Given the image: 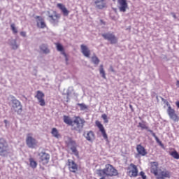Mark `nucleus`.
Masks as SVG:
<instances>
[{
	"mask_svg": "<svg viewBox=\"0 0 179 179\" xmlns=\"http://www.w3.org/2000/svg\"><path fill=\"white\" fill-rule=\"evenodd\" d=\"M20 36H22V37H26V31H21Z\"/></svg>",
	"mask_w": 179,
	"mask_h": 179,
	"instance_id": "ea45409f",
	"label": "nucleus"
},
{
	"mask_svg": "<svg viewBox=\"0 0 179 179\" xmlns=\"http://www.w3.org/2000/svg\"><path fill=\"white\" fill-rule=\"evenodd\" d=\"M176 86H177V87H179V80H178V81L176 82Z\"/></svg>",
	"mask_w": 179,
	"mask_h": 179,
	"instance_id": "c03bdc74",
	"label": "nucleus"
},
{
	"mask_svg": "<svg viewBox=\"0 0 179 179\" xmlns=\"http://www.w3.org/2000/svg\"><path fill=\"white\" fill-rule=\"evenodd\" d=\"M95 124L97 128H99L100 132L102 134V136L103 137V138L106 141V142H108V136H107L106 129H104V127L102 125L101 122H100L99 121H96Z\"/></svg>",
	"mask_w": 179,
	"mask_h": 179,
	"instance_id": "f8f14e48",
	"label": "nucleus"
},
{
	"mask_svg": "<svg viewBox=\"0 0 179 179\" xmlns=\"http://www.w3.org/2000/svg\"><path fill=\"white\" fill-rule=\"evenodd\" d=\"M13 50H17L19 48V45L16 44V41H14V44L12 45Z\"/></svg>",
	"mask_w": 179,
	"mask_h": 179,
	"instance_id": "e433bc0d",
	"label": "nucleus"
},
{
	"mask_svg": "<svg viewBox=\"0 0 179 179\" xmlns=\"http://www.w3.org/2000/svg\"><path fill=\"white\" fill-rule=\"evenodd\" d=\"M157 179H165V178H170L171 177V173L167 169H159L158 172V176H155Z\"/></svg>",
	"mask_w": 179,
	"mask_h": 179,
	"instance_id": "1a4fd4ad",
	"label": "nucleus"
},
{
	"mask_svg": "<svg viewBox=\"0 0 179 179\" xmlns=\"http://www.w3.org/2000/svg\"><path fill=\"white\" fill-rule=\"evenodd\" d=\"M67 166H68L69 171L71 173H78L79 170V166H78V164L75 163V161L72 159H68Z\"/></svg>",
	"mask_w": 179,
	"mask_h": 179,
	"instance_id": "0eeeda50",
	"label": "nucleus"
},
{
	"mask_svg": "<svg viewBox=\"0 0 179 179\" xmlns=\"http://www.w3.org/2000/svg\"><path fill=\"white\" fill-rule=\"evenodd\" d=\"M136 149L137 152L136 157H138V156L145 157L148 155V150H146V148L141 144L137 145Z\"/></svg>",
	"mask_w": 179,
	"mask_h": 179,
	"instance_id": "9b49d317",
	"label": "nucleus"
},
{
	"mask_svg": "<svg viewBox=\"0 0 179 179\" xmlns=\"http://www.w3.org/2000/svg\"><path fill=\"white\" fill-rule=\"evenodd\" d=\"M96 173L99 177H115L118 174V171L110 164H107L103 169H97Z\"/></svg>",
	"mask_w": 179,
	"mask_h": 179,
	"instance_id": "f257e3e1",
	"label": "nucleus"
},
{
	"mask_svg": "<svg viewBox=\"0 0 179 179\" xmlns=\"http://www.w3.org/2000/svg\"><path fill=\"white\" fill-rule=\"evenodd\" d=\"M69 145H71V150L75 155V156H79V152L78 151V149H76V142L75 141L72 140V138H69Z\"/></svg>",
	"mask_w": 179,
	"mask_h": 179,
	"instance_id": "f3484780",
	"label": "nucleus"
},
{
	"mask_svg": "<svg viewBox=\"0 0 179 179\" xmlns=\"http://www.w3.org/2000/svg\"><path fill=\"white\" fill-rule=\"evenodd\" d=\"M4 123L6 124V125L8 124V120H5Z\"/></svg>",
	"mask_w": 179,
	"mask_h": 179,
	"instance_id": "a18cd8bd",
	"label": "nucleus"
},
{
	"mask_svg": "<svg viewBox=\"0 0 179 179\" xmlns=\"http://www.w3.org/2000/svg\"><path fill=\"white\" fill-rule=\"evenodd\" d=\"M10 29H11L13 34H17V29L16 28L15 24H10Z\"/></svg>",
	"mask_w": 179,
	"mask_h": 179,
	"instance_id": "473e14b6",
	"label": "nucleus"
},
{
	"mask_svg": "<svg viewBox=\"0 0 179 179\" xmlns=\"http://www.w3.org/2000/svg\"><path fill=\"white\" fill-rule=\"evenodd\" d=\"M170 155L172 156V157H173V159H176L177 160H178V159H179V154L177 151L171 152Z\"/></svg>",
	"mask_w": 179,
	"mask_h": 179,
	"instance_id": "2f4dec72",
	"label": "nucleus"
},
{
	"mask_svg": "<svg viewBox=\"0 0 179 179\" xmlns=\"http://www.w3.org/2000/svg\"><path fill=\"white\" fill-rule=\"evenodd\" d=\"M127 169H128V170H130L131 169L128 168Z\"/></svg>",
	"mask_w": 179,
	"mask_h": 179,
	"instance_id": "49530a36",
	"label": "nucleus"
},
{
	"mask_svg": "<svg viewBox=\"0 0 179 179\" xmlns=\"http://www.w3.org/2000/svg\"><path fill=\"white\" fill-rule=\"evenodd\" d=\"M77 106L80 107L81 110H87V106L85 103H78Z\"/></svg>",
	"mask_w": 179,
	"mask_h": 179,
	"instance_id": "72a5a7b5",
	"label": "nucleus"
},
{
	"mask_svg": "<svg viewBox=\"0 0 179 179\" xmlns=\"http://www.w3.org/2000/svg\"><path fill=\"white\" fill-rule=\"evenodd\" d=\"M81 52L82 54L86 57V58H90V49L86 46V45H81Z\"/></svg>",
	"mask_w": 179,
	"mask_h": 179,
	"instance_id": "a211bd4d",
	"label": "nucleus"
},
{
	"mask_svg": "<svg viewBox=\"0 0 179 179\" xmlns=\"http://www.w3.org/2000/svg\"><path fill=\"white\" fill-rule=\"evenodd\" d=\"M85 120L79 117H77L73 120V124H71V127L73 129H80V128H83Z\"/></svg>",
	"mask_w": 179,
	"mask_h": 179,
	"instance_id": "39448f33",
	"label": "nucleus"
},
{
	"mask_svg": "<svg viewBox=\"0 0 179 179\" xmlns=\"http://www.w3.org/2000/svg\"><path fill=\"white\" fill-rule=\"evenodd\" d=\"M40 50L43 52V54H50V49L46 44H42L40 46Z\"/></svg>",
	"mask_w": 179,
	"mask_h": 179,
	"instance_id": "393cba45",
	"label": "nucleus"
},
{
	"mask_svg": "<svg viewBox=\"0 0 179 179\" xmlns=\"http://www.w3.org/2000/svg\"><path fill=\"white\" fill-rule=\"evenodd\" d=\"M51 134L54 138H56L57 139H59L61 137V134H59V131H58V129L57 128L54 127L52 129Z\"/></svg>",
	"mask_w": 179,
	"mask_h": 179,
	"instance_id": "5701e85b",
	"label": "nucleus"
},
{
	"mask_svg": "<svg viewBox=\"0 0 179 179\" xmlns=\"http://www.w3.org/2000/svg\"><path fill=\"white\" fill-rule=\"evenodd\" d=\"M110 69L111 72H115V70H114V67H113V66H110Z\"/></svg>",
	"mask_w": 179,
	"mask_h": 179,
	"instance_id": "a19ab883",
	"label": "nucleus"
},
{
	"mask_svg": "<svg viewBox=\"0 0 179 179\" xmlns=\"http://www.w3.org/2000/svg\"><path fill=\"white\" fill-rule=\"evenodd\" d=\"M57 51H59L62 54L63 52H65V50H64V46L61 45V43H55Z\"/></svg>",
	"mask_w": 179,
	"mask_h": 179,
	"instance_id": "c756f323",
	"label": "nucleus"
},
{
	"mask_svg": "<svg viewBox=\"0 0 179 179\" xmlns=\"http://www.w3.org/2000/svg\"><path fill=\"white\" fill-rule=\"evenodd\" d=\"M101 117H102L103 120H104L105 124L108 123V118L107 117V115L103 114Z\"/></svg>",
	"mask_w": 179,
	"mask_h": 179,
	"instance_id": "c9c22d12",
	"label": "nucleus"
},
{
	"mask_svg": "<svg viewBox=\"0 0 179 179\" xmlns=\"http://www.w3.org/2000/svg\"><path fill=\"white\" fill-rule=\"evenodd\" d=\"M44 97H45L44 92L40 90L36 92V94L35 95V99H37L38 103L39 106H41V107H44L45 106V99H44Z\"/></svg>",
	"mask_w": 179,
	"mask_h": 179,
	"instance_id": "6e6552de",
	"label": "nucleus"
},
{
	"mask_svg": "<svg viewBox=\"0 0 179 179\" xmlns=\"http://www.w3.org/2000/svg\"><path fill=\"white\" fill-rule=\"evenodd\" d=\"M104 1L106 0H96L95 1V5L98 9H104V8H106L107 4L106 2H104Z\"/></svg>",
	"mask_w": 179,
	"mask_h": 179,
	"instance_id": "aec40b11",
	"label": "nucleus"
},
{
	"mask_svg": "<svg viewBox=\"0 0 179 179\" xmlns=\"http://www.w3.org/2000/svg\"><path fill=\"white\" fill-rule=\"evenodd\" d=\"M38 156H40L39 163L43 164V166H45V164H48V163H50V154L45 152H41L38 154Z\"/></svg>",
	"mask_w": 179,
	"mask_h": 179,
	"instance_id": "423d86ee",
	"label": "nucleus"
},
{
	"mask_svg": "<svg viewBox=\"0 0 179 179\" xmlns=\"http://www.w3.org/2000/svg\"><path fill=\"white\" fill-rule=\"evenodd\" d=\"M12 103L13 108L15 110V113H22V105L20 104V101L16 99L15 96H12Z\"/></svg>",
	"mask_w": 179,
	"mask_h": 179,
	"instance_id": "9d476101",
	"label": "nucleus"
},
{
	"mask_svg": "<svg viewBox=\"0 0 179 179\" xmlns=\"http://www.w3.org/2000/svg\"><path fill=\"white\" fill-rule=\"evenodd\" d=\"M117 3L120 12H123L124 13L127 12V9H128V2H127V0H117Z\"/></svg>",
	"mask_w": 179,
	"mask_h": 179,
	"instance_id": "ddd939ff",
	"label": "nucleus"
},
{
	"mask_svg": "<svg viewBox=\"0 0 179 179\" xmlns=\"http://www.w3.org/2000/svg\"><path fill=\"white\" fill-rule=\"evenodd\" d=\"M36 19H38L37 27H39V29H45V27H47V24H45V22H44V19L43 17L36 16Z\"/></svg>",
	"mask_w": 179,
	"mask_h": 179,
	"instance_id": "6ab92c4d",
	"label": "nucleus"
},
{
	"mask_svg": "<svg viewBox=\"0 0 179 179\" xmlns=\"http://www.w3.org/2000/svg\"><path fill=\"white\" fill-rule=\"evenodd\" d=\"M57 6L59 8V9H60V10H62L64 16H68V15H69V11L62 3H57Z\"/></svg>",
	"mask_w": 179,
	"mask_h": 179,
	"instance_id": "412c9836",
	"label": "nucleus"
},
{
	"mask_svg": "<svg viewBox=\"0 0 179 179\" xmlns=\"http://www.w3.org/2000/svg\"><path fill=\"white\" fill-rule=\"evenodd\" d=\"M138 128H141V129H148V125H146V122H139Z\"/></svg>",
	"mask_w": 179,
	"mask_h": 179,
	"instance_id": "7c9ffc66",
	"label": "nucleus"
},
{
	"mask_svg": "<svg viewBox=\"0 0 179 179\" xmlns=\"http://www.w3.org/2000/svg\"><path fill=\"white\" fill-rule=\"evenodd\" d=\"M101 36L104 40L109 41L110 44H117V43H118V38L113 33L108 32L102 34Z\"/></svg>",
	"mask_w": 179,
	"mask_h": 179,
	"instance_id": "20e7f679",
	"label": "nucleus"
},
{
	"mask_svg": "<svg viewBox=\"0 0 179 179\" xmlns=\"http://www.w3.org/2000/svg\"><path fill=\"white\" fill-rule=\"evenodd\" d=\"M166 106H168L167 112L168 113H174V109L171 108V106H170V104L169 102H166Z\"/></svg>",
	"mask_w": 179,
	"mask_h": 179,
	"instance_id": "f704fd0d",
	"label": "nucleus"
},
{
	"mask_svg": "<svg viewBox=\"0 0 179 179\" xmlns=\"http://www.w3.org/2000/svg\"><path fill=\"white\" fill-rule=\"evenodd\" d=\"M176 107L179 108V101H176Z\"/></svg>",
	"mask_w": 179,
	"mask_h": 179,
	"instance_id": "37998d69",
	"label": "nucleus"
},
{
	"mask_svg": "<svg viewBox=\"0 0 179 179\" xmlns=\"http://www.w3.org/2000/svg\"><path fill=\"white\" fill-rule=\"evenodd\" d=\"M62 55H64V58L66 59V64H68V61H69L68 55H66V53L65 52H63Z\"/></svg>",
	"mask_w": 179,
	"mask_h": 179,
	"instance_id": "4c0bfd02",
	"label": "nucleus"
},
{
	"mask_svg": "<svg viewBox=\"0 0 179 179\" xmlns=\"http://www.w3.org/2000/svg\"><path fill=\"white\" fill-rule=\"evenodd\" d=\"M10 153V151L9 150V144H8V141L3 138H0V156L6 157Z\"/></svg>",
	"mask_w": 179,
	"mask_h": 179,
	"instance_id": "f03ea898",
	"label": "nucleus"
},
{
	"mask_svg": "<svg viewBox=\"0 0 179 179\" xmlns=\"http://www.w3.org/2000/svg\"><path fill=\"white\" fill-rule=\"evenodd\" d=\"M130 167L131 169L128 171L129 177H138V166L134 164H130Z\"/></svg>",
	"mask_w": 179,
	"mask_h": 179,
	"instance_id": "2eb2a0df",
	"label": "nucleus"
},
{
	"mask_svg": "<svg viewBox=\"0 0 179 179\" xmlns=\"http://www.w3.org/2000/svg\"><path fill=\"white\" fill-rule=\"evenodd\" d=\"M169 114L171 120H173V121H175V122H178L179 117L177 116L176 113H169Z\"/></svg>",
	"mask_w": 179,
	"mask_h": 179,
	"instance_id": "bb28decb",
	"label": "nucleus"
},
{
	"mask_svg": "<svg viewBox=\"0 0 179 179\" xmlns=\"http://www.w3.org/2000/svg\"><path fill=\"white\" fill-rule=\"evenodd\" d=\"M26 143L30 149H36L38 145V141L31 136V134L27 135Z\"/></svg>",
	"mask_w": 179,
	"mask_h": 179,
	"instance_id": "7ed1b4c3",
	"label": "nucleus"
},
{
	"mask_svg": "<svg viewBox=\"0 0 179 179\" xmlns=\"http://www.w3.org/2000/svg\"><path fill=\"white\" fill-rule=\"evenodd\" d=\"M49 17L50 19L51 23L53 24H58L59 19H61V15L57 13V12H55V15H50Z\"/></svg>",
	"mask_w": 179,
	"mask_h": 179,
	"instance_id": "dca6fc26",
	"label": "nucleus"
},
{
	"mask_svg": "<svg viewBox=\"0 0 179 179\" xmlns=\"http://www.w3.org/2000/svg\"><path fill=\"white\" fill-rule=\"evenodd\" d=\"M150 173H152V174H154V176L156 177L157 176H158V173L160 171V169H159V162H150Z\"/></svg>",
	"mask_w": 179,
	"mask_h": 179,
	"instance_id": "4468645a",
	"label": "nucleus"
},
{
	"mask_svg": "<svg viewBox=\"0 0 179 179\" xmlns=\"http://www.w3.org/2000/svg\"><path fill=\"white\" fill-rule=\"evenodd\" d=\"M85 136L89 142H93L94 141V133L92 131H88Z\"/></svg>",
	"mask_w": 179,
	"mask_h": 179,
	"instance_id": "4be33fe9",
	"label": "nucleus"
},
{
	"mask_svg": "<svg viewBox=\"0 0 179 179\" xmlns=\"http://www.w3.org/2000/svg\"><path fill=\"white\" fill-rule=\"evenodd\" d=\"M99 73H100V75H101V76L103 79H107V77H106V71H104L103 64L100 65Z\"/></svg>",
	"mask_w": 179,
	"mask_h": 179,
	"instance_id": "cd10ccee",
	"label": "nucleus"
},
{
	"mask_svg": "<svg viewBox=\"0 0 179 179\" xmlns=\"http://www.w3.org/2000/svg\"><path fill=\"white\" fill-rule=\"evenodd\" d=\"M29 166L31 169H37V162L34 160V158L30 157L29 159Z\"/></svg>",
	"mask_w": 179,
	"mask_h": 179,
	"instance_id": "b1692460",
	"label": "nucleus"
},
{
	"mask_svg": "<svg viewBox=\"0 0 179 179\" xmlns=\"http://www.w3.org/2000/svg\"><path fill=\"white\" fill-rule=\"evenodd\" d=\"M64 122L70 127H72V124L73 123V120L71 119L69 116H64Z\"/></svg>",
	"mask_w": 179,
	"mask_h": 179,
	"instance_id": "a878e982",
	"label": "nucleus"
},
{
	"mask_svg": "<svg viewBox=\"0 0 179 179\" xmlns=\"http://www.w3.org/2000/svg\"><path fill=\"white\" fill-rule=\"evenodd\" d=\"M91 61L94 64V65H99V64H100V59H99V57L96 55L92 57Z\"/></svg>",
	"mask_w": 179,
	"mask_h": 179,
	"instance_id": "c85d7f7f",
	"label": "nucleus"
},
{
	"mask_svg": "<svg viewBox=\"0 0 179 179\" xmlns=\"http://www.w3.org/2000/svg\"><path fill=\"white\" fill-rule=\"evenodd\" d=\"M140 176L142 177L143 179L147 178L146 175H145V172L143 171L140 172Z\"/></svg>",
	"mask_w": 179,
	"mask_h": 179,
	"instance_id": "58836bf2",
	"label": "nucleus"
},
{
	"mask_svg": "<svg viewBox=\"0 0 179 179\" xmlns=\"http://www.w3.org/2000/svg\"><path fill=\"white\" fill-rule=\"evenodd\" d=\"M100 23H101V24H106V22H104L103 20H100Z\"/></svg>",
	"mask_w": 179,
	"mask_h": 179,
	"instance_id": "79ce46f5",
	"label": "nucleus"
}]
</instances>
